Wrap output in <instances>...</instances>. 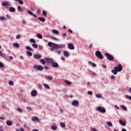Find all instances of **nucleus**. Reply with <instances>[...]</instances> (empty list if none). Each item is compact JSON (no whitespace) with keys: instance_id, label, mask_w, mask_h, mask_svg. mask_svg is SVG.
<instances>
[{"instance_id":"338daca9","label":"nucleus","mask_w":131,"mask_h":131,"mask_svg":"<svg viewBox=\"0 0 131 131\" xmlns=\"http://www.w3.org/2000/svg\"><path fill=\"white\" fill-rule=\"evenodd\" d=\"M122 131H127V130H126V129H125V128H123Z\"/></svg>"},{"instance_id":"c85d7f7f","label":"nucleus","mask_w":131,"mask_h":131,"mask_svg":"<svg viewBox=\"0 0 131 131\" xmlns=\"http://www.w3.org/2000/svg\"><path fill=\"white\" fill-rule=\"evenodd\" d=\"M117 70H112V73H113V74H115V75H116V74H117Z\"/></svg>"},{"instance_id":"b1692460","label":"nucleus","mask_w":131,"mask_h":131,"mask_svg":"<svg viewBox=\"0 0 131 131\" xmlns=\"http://www.w3.org/2000/svg\"><path fill=\"white\" fill-rule=\"evenodd\" d=\"M51 128L53 130H57V126L52 125L51 126Z\"/></svg>"},{"instance_id":"bb28decb","label":"nucleus","mask_w":131,"mask_h":131,"mask_svg":"<svg viewBox=\"0 0 131 131\" xmlns=\"http://www.w3.org/2000/svg\"><path fill=\"white\" fill-rule=\"evenodd\" d=\"M121 107L122 108V109H123V110H124V111H127V108L124 105H121Z\"/></svg>"},{"instance_id":"0e129e2a","label":"nucleus","mask_w":131,"mask_h":131,"mask_svg":"<svg viewBox=\"0 0 131 131\" xmlns=\"http://www.w3.org/2000/svg\"><path fill=\"white\" fill-rule=\"evenodd\" d=\"M92 130H94V131H97V129H96V128H92Z\"/></svg>"},{"instance_id":"4d7b16f0","label":"nucleus","mask_w":131,"mask_h":131,"mask_svg":"<svg viewBox=\"0 0 131 131\" xmlns=\"http://www.w3.org/2000/svg\"><path fill=\"white\" fill-rule=\"evenodd\" d=\"M112 79H114L115 78V77L114 75L111 76Z\"/></svg>"},{"instance_id":"dca6fc26","label":"nucleus","mask_w":131,"mask_h":131,"mask_svg":"<svg viewBox=\"0 0 131 131\" xmlns=\"http://www.w3.org/2000/svg\"><path fill=\"white\" fill-rule=\"evenodd\" d=\"M119 122L121 125L124 126L126 124V123L122 120H119Z\"/></svg>"},{"instance_id":"c9c22d12","label":"nucleus","mask_w":131,"mask_h":131,"mask_svg":"<svg viewBox=\"0 0 131 131\" xmlns=\"http://www.w3.org/2000/svg\"><path fill=\"white\" fill-rule=\"evenodd\" d=\"M32 46L33 48H34V49H37V48H38V46H37V44H36V43H33L32 45Z\"/></svg>"},{"instance_id":"412c9836","label":"nucleus","mask_w":131,"mask_h":131,"mask_svg":"<svg viewBox=\"0 0 131 131\" xmlns=\"http://www.w3.org/2000/svg\"><path fill=\"white\" fill-rule=\"evenodd\" d=\"M38 20H39L41 22H46V19L42 17H38Z\"/></svg>"},{"instance_id":"774afa93","label":"nucleus","mask_w":131,"mask_h":131,"mask_svg":"<svg viewBox=\"0 0 131 131\" xmlns=\"http://www.w3.org/2000/svg\"><path fill=\"white\" fill-rule=\"evenodd\" d=\"M128 91H129V93H131V88H129Z\"/></svg>"},{"instance_id":"603ef678","label":"nucleus","mask_w":131,"mask_h":131,"mask_svg":"<svg viewBox=\"0 0 131 131\" xmlns=\"http://www.w3.org/2000/svg\"><path fill=\"white\" fill-rule=\"evenodd\" d=\"M115 107L116 109H117V110H119V107H118V106H117V105H115Z\"/></svg>"},{"instance_id":"1a4fd4ad","label":"nucleus","mask_w":131,"mask_h":131,"mask_svg":"<svg viewBox=\"0 0 131 131\" xmlns=\"http://www.w3.org/2000/svg\"><path fill=\"white\" fill-rule=\"evenodd\" d=\"M79 104V102L77 100H74L72 102V105H73V106H75V107L78 106Z\"/></svg>"},{"instance_id":"6e6d98bb","label":"nucleus","mask_w":131,"mask_h":131,"mask_svg":"<svg viewBox=\"0 0 131 131\" xmlns=\"http://www.w3.org/2000/svg\"><path fill=\"white\" fill-rule=\"evenodd\" d=\"M9 59L10 60H13V59H14V58L13 57V56H11L9 57Z\"/></svg>"},{"instance_id":"864d4df0","label":"nucleus","mask_w":131,"mask_h":131,"mask_svg":"<svg viewBox=\"0 0 131 131\" xmlns=\"http://www.w3.org/2000/svg\"><path fill=\"white\" fill-rule=\"evenodd\" d=\"M39 13H40V10H39V9H38L37 14H39Z\"/></svg>"},{"instance_id":"473e14b6","label":"nucleus","mask_w":131,"mask_h":131,"mask_svg":"<svg viewBox=\"0 0 131 131\" xmlns=\"http://www.w3.org/2000/svg\"><path fill=\"white\" fill-rule=\"evenodd\" d=\"M42 15L43 16H45V17H47V15H48V14L47 13V11L44 10L42 11Z\"/></svg>"},{"instance_id":"4468645a","label":"nucleus","mask_w":131,"mask_h":131,"mask_svg":"<svg viewBox=\"0 0 131 131\" xmlns=\"http://www.w3.org/2000/svg\"><path fill=\"white\" fill-rule=\"evenodd\" d=\"M6 124H7L8 126H11L13 125V122L12 121L8 120L6 121Z\"/></svg>"},{"instance_id":"e433bc0d","label":"nucleus","mask_w":131,"mask_h":131,"mask_svg":"<svg viewBox=\"0 0 131 131\" xmlns=\"http://www.w3.org/2000/svg\"><path fill=\"white\" fill-rule=\"evenodd\" d=\"M106 124H107L108 126H113V124H112V123L111 122H107L106 123Z\"/></svg>"},{"instance_id":"37998d69","label":"nucleus","mask_w":131,"mask_h":131,"mask_svg":"<svg viewBox=\"0 0 131 131\" xmlns=\"http://www.w3.org/2000/svg\"><path fill=\"white\" fill-rule=\"evenodd\" d=\"M18 2H19V4H20V5H23V4H24V2H23L22 0H18Z\"/></svg>"},{"instance_id":"a19ab883","label":"nucleus","mask_w":131,"mask_h":131,"mask_svg":"<svg viewBox=\"0 0 131 131\" xmlns=\"http://www.w3.org/2000/svg\"><path fill=\"white\" fill-rule=\"evenodd\" d=\"M9 84L10 85H14V82H13V81H10L9 82Z\"/></svg>"},{"instance_id":"a878e982","label":"nucleus","mask_w":131,"mask_h":131,"mask_svg":"<svg viewBox=\"0 0 131 131\" xmlns=\"http://www.w3.org/2000/svg\"><path fill=\"white\" fill-rule=\"evenodd\" d=\"M43 86L46 88L47 90H50V86H49L47 84L43 83Z\"/></svg>"},{"instance_id":"052dcab7","label":"nucleus","mask_w":131,"mask_h":131,"mask_svg":"<svg viewBox=\"0 0 131 131\" xmlns=\"http://www.w3.org/2000/svg\"><path fill=\"white\" fill-rule=\"evenodd\" d=\"M22 23H23V24H26V22L25 21V20H23L22 21Z\"/></svg>"},{"instance_id":"c756f323","label":"nucleus","mask_w":131,"mask_h":131,"mask_svg":"<svg viewBox=\"0 0 131 131\" xmlns=\"http://www.w3.org/2000/svg\"><path fill=\"white\" fill-rule=\"evenodd\" d=\"M60 124L61 127H65V126H66V125L65 124V123L62 122H60Z\"/></svg>"},{"instance_id":"f257e3e1","label":"nucleus","mask_w":131,"mask_h":131,"mask_svg":"<svg viewBox=\"0 0 131 131\" xmlns=\"http://www.w3.org/2000/svg\"><path fill=\"white\" fill-rule=\"evenodd\" d=\"M48 46L50 47H52V48L50 49L51 52H53L54 50H57L58 49H62V48L65 47V46H64L63 44H57L52 42H49L48 43Z\"/></svg>"},{"instance_id":"ddd939ff","label":"nucleus","mask_w":131,"mask_h":131,"mask_svg":"<svg viewBox=\"0 0 131 131\" xmlns=\"http://www.w3.org/2000/svg\"><path fill=\"white\" fill-rule=\"evenodd\" d=\"M28 14H29V15H31V16H33L35 18H37V16H36V15L33 14V13L32 12H31V11H30V10H29L28 11Z\"/></svg>"},{"instance_id":"ea45409f","label":"nucleus","mask_w":131,"mask_h":131,"mask_svg":"<svg viewBox=\"0 0 131 131\" xmlns=\"http://www.w3.org/2000/svg\"><path fill=\"white\" fill-rule=\"evenodd\" d=\"M47 78H48L49 80H53V77L52 76H48Z\"/></svg>"},{"instance_id":"f8f14e48","label":"nucleus","mask_w":131,"mask_h":131,"mask_svg":"<svg viewBox=\"0 0 131 131\" xmlns=\"http://www.w3.org/2000/svg\"><path fill=\"white\" fill-rule=\"evenodd\" d=\"M68 46L70 50H74V46H73V45H72V43H69Z\"/></svg>"},{"instance_id":"0eeeda50","label":"nucleus","mask_w":131,"mask_h":131,"mask_svg":"<svg viewBox=\"0 0 131 131\" xmlns=\"http://www.w3.org/2000/svg\"><path fill=\"white\" fill-rule=\"evenodd\" d=\"M45 60L46 62H47L48 63H50V64H52L54 62V59H53V58H45Z\"/></svg>"},{"instance_id":"cd10ccee","label":"nucleus","mask_w":131,"mask_h":131,"mask_svg":"<svg viewBox=\"0 0 131 131\" xmlns=\"http://www.w3.org/2000/svg\"><path fill=\"white\" fill-rule=\"evenodd\" d=\"M64 82H66L68 84V85H71V84L72 83V82H71L68 80H65Z\"/></svg>"},{"instance_id":"393cba45","label":"nucleus","mask_w":131,"mask_h":131,"mask_svg":"<svg viewBox=\"0 0 131 131\" xmlns=\"http://www.w3.org/2000/svg\"><path fill=\"white\" fill-rule=\"evenodd\" d=\"M52 32L54 33V34H59V31H58L57 30H53Z\"/></svg>"},{"instance_id":"72a5a7b5","label":"nucleus","mask_w":131,"mask_h":131,"mask_svg":"<svg viewBox=\"0 0 131 131\" xmlns=\"http://www.w3.org/2000/svg\"><path fill=\"white\" fill-rule=\"evenodd\" d=\"M40 62H41V63H42V64H43V65H45L46 64V61L45 60V59H41L40 60Z\"/></svg>"},{"instance_id":"09e8293b","label":"nucleus","mask_w":131,"mask_h":131,"mask_svg":"<svg viewBox=\"0 0 131 131\" xmlns=\"http://www.w3.org/2000/svg\"><path fill=\"white\" fill-rule=\"evenodd\" d=\"M3 67H4V64H3V63L0 62V68H3Z\"/></svg>"},{"instance_id":"a211bd4d","label":"nucleus","mask_w":131,"mask_h":131,"mask_svg":"<svg viewBox=\"0 0 131 131\" xmlns=\"http://www.w3.org/2000/svg\"><path fill=\"white\" fill-rule=\"evenodd\" d=\"M13 47H14V48H20V45H19V43L16 42L13 43Z\"/></svg>"},{"instance_id":"39448f33","label":"nucleus","mask_w":131,"mask_h":131,"mask_svg":"<svg viewBox=\"0 0 131 131\" xmlns=\"http://www.w3.org/2000/svg\"><path fill=\"white\" fill-rule=\"evenodd\" d=\"M114 69L117 70L118 72H120V71H122V66L121 64H119L117 67H115Z\"/></svg>"},{"instance_id":"8fccbe9b","label":"nucleus","mask_w":131,"mask_h":131,"mask_svg":"<svg viewBox=\"0 0 131 131\" xmlns=\"http://www.w3.org/2000/svg\"><path fill=\"white\" fill-rule=\"evenodd\" d=\"M45 70H49V67L45 66Z\"/></svg>"},{"instance_id":"c03bdc74","label":"nucleus","mask_w":131,"mask_h":131,"mask_svg":"<svg viewBox=\"0 0 131 131\" xmlns=\"http://www.w3.org/2000/svg\"><path fill=\"white\" fill-rule=\"evenodd\" d=\"M17 111H18V112H22V109L20 108H16Z\"/></svg>"},{"instance_id":"13d9d810","label":"nucleus","mask_w":131,"mask_h":131,"mask_svg":"<svg viewBox=\"0 0 131 131\" xmlns=\"http://www.w3.org/2000/svg\"><path fill=\"white\" fill-rule=\"evenodd\" d=\"M62 35H63V36H67V34H66V33H63L62 34Z\"/></svg>"},{"instance_id":"a18cd8bd","label":"nucleus","mask_w":131,"mask_h":131,"mask_svg":"<svg viewBox=\"0 0 131 131\" xmlns=\"http://www.w3.org/2000/svg\"><path fill=\"white\" fill-rule=\"evenodd\" d=\"M88 95H90V96H92V95H93V92H92V91H88Z\"/></svg>"},{"instance_id":"bf43d9fd","label":"nucleus","mask_w":131,"mask_h":131,"mask_svg":"<svg viewBox=\"0 0 131 131\" xmlns=\"http://www.w3.org/2000/svg\"><path fill=\"white\" fill-rule=\"evenodd\" d=\"M69 32H70V33H73V31H72L71 30H69Z\"/></svg>"},{"instance_id":"2f4dec72","label":"nucleus","mask_w":131,"mask_h":131,"mask_svg":"<svg viewBox=\"0 0 131 131\" xmlns=\"http://www.w3.org/2000/svg\"><path fill=\"white\" fill-rule=\"evenodd\" d=\"M96 98H99V99H101V98H102V95L100 94H97L96 95Z\"/></svg>"},{"instance_id":"2eb2a0df","label":"nucleus","mask_w":131,"mask_h":131,"mask_svg":"<svg viewBox=\"0 0 131 131\" xmlns=\"http://www.w3.org/2000/svg\"><path fill=\"white\" fill-rule=\"evenodd\" d=\"M17 10L18 11H19V12H23L24 11V10H25V8H21V7L20 6H18L17 7Z\"/></svg>"},{"instance_id":"9d476101","label":"nucleus","mask_w":131,"mask_h":131,"mask_svg":"<svg viewBox=\"0 0 131 131\" xmlns=\"http://www.w3.org/2000/svg\"><path fill=\"white\" fill-rule=\"evenodd\" d=\"M51 64L52 67H53V68H58V67H59V64L56 62L53 61Z\"/></svg>"},{"instance_id":"6ab92c4d","label":"nucleus","mask_w":131,"mask_h":131,"mask_svg":"<svg viewBox=\"0 0 131 131\" xmlns=\"http://www.w3.org/2000/svg\"><path fill=\"white\" fill-rule=\"evenodd\" d=\"M36 36L37 37H38V38H39L40 39H41V38H42V35H41V34L37 33L36 34Z\"/></svg>"},{"instance_id":"5fc2aeb1","label":"nucleus","mask_w":131,"mask_h":131,"mask_svg":"<svg viewBox=\"0 0 131 131\" xmlns=\"http://www.w3.org/2000/svg\"><path fill=\"white\" fill-rule=\"evenodd\" d=\"M57 54H58L59 55H60V54H61V51L58 50V51H57Z\"/></svg>"},{"instance_id":"49530a36","label":"nucleus","mask_w":131,"mask_h":131,"mask_svg":"<svg viewBox=\"0 0 131 131\" xmlns=\"http://www.w3.org/2000/svg\"><path fill=\"white\" fill-rule=\"evenodd\" d=\"M26 109L30 110V111H32V108L31 107H26Z\"/></svg>"},{"instance_id":"5701e85b","label":"nucleus","mask_w":131,"mask_h":131,"mask_svg":"<svg viewBox=\"0 0 131 131\" xmlns=\"http://www.w3.org/2000/svg\"><path fill=\"white\" fill-rule=\"evenodd\" d=\"M63 55L65 57H69V53L67 51H64Z\"/></svg>"},{"instance_id":"f704fd0d","label":"nucleus","mask_w":131,"mask_h":131,"mask_svg":"<svg viewBox=\"0 0 131 131\" xmlns=\"http://www.w3.org/2000/svg\"><path fill=\"white\" fill-rule=\"evenodd\" d=\"M0 56H1L2 57H6V55H5V53H3V52H2V51L0 50Z\"/></svg>"},{"instance_id":"7ed1b4c3","label":"nucleus","mask_w":131,"mask_h":131,"mask_svg":"<svg viewBox=\"0 0 131 131\" xmlns=\"http://www.w3.org/2000/svg\"><path fill=\"white\" fill-rule=\"evenodd\" d=\"M33 69H36V70H38V71H41L43 70V67L41 66L34 65L33 66Z\"/></svg>"},{"instance_id":"423d86ee","label":"nucleus","mask_w":131,"mask_h":131,"mask_svg":"<svg viewBox=\"0 0 131 131\" xmlns=\"http://www.w3.org/2000/svg\"><path fill=\"white\" fill-rule=\"evenodd\" d=\"M97 110H98V111H100L101 113H105L106 112V109L104 107H102L101 106L97 107Z\"/></svg>"},{"instance_id":"6e6552de","label":"nucleus","mask_w":131,"mask_h":131,"mask_svg":"<svg viewBox=\"0 0 131 131\" xmlns=\"http://www.w3.org/2000/svg\"><path fill=\"white\" fill-rule=\"evenodd\" d=\"M2 6L3 7H11V4H10V2H3Z\"/></svg>"},{"instance_id":"4c0bfd02","label":"nucleus","mask_w":131,"mask_h":131,"mask_svg":"<svg viewBox=\"0 0 131 131\" xmlns=\"http://www.w3.org/2000/svg\"><path fill=\"white\" fill-rule=\"evenodd\" d=\"M26 49L28 50V51H32V48L29 46H27L26 47Z\"/></svg>"},{"instance_id":"680f3d73","label":"nucleus","mask_w":131,"mask_h":131,"mask_svg":"<svg viewBox=\"0 0 131 131\" xmlns=\"http://www.w3.org/2000/svg\"><path fill=\"white\" fill-rule=\"evenodd\" d=\"M6 17H7V18H8V19H10V15H9V14H7L6 15Z\"/></svg>"},{"instance_id":"3c124183","label":"nucleus","mask_w":131,"mask_h":131,"mask_svg":"<svg viewBox=\"0 0 131 131\" xmlns=\"http://www.w3.org/2000/svg\"><path fill=\"white\" fill-rule=\"evenodd\" d=\"M20 34H18V35H16V39H19V38H20Z\"/></svg>"},{"instance_id":"9b49d317","label":"nucleus","mask_w":131,"mask_h":131,"mask_svg":"<svg viewBox=\"0 0 131 131\" xmlns=\"http://www.w3.org/2000/svg\"><path fill=\"white\" fill-rule=\"evenodd\" d=\"M31 95L33 97H35V96H37V91H36V90L32 91Z\"/></svg>"},{"instance_id":"aec40b11","label":"nucleus","mask_w":131,"mask_h":131,"mask_svg":"<svg viewBox=\"0 0 131 131\" xmlns=\"http://www.w3.org/2000/svg\"><path fill=\"white\" fill-rule=\"evenodd\" d=\"M9 11L10 12H16V9H15L14 7H10Z\"/></svg>"},{"instance_id":"e2e57ef3","label":"nucleus","mask_w":131,"mask_h":131,"mask_svg":"<svg viewBox=\"0 0 131 131\" xmlns=\"http://www.w3.org/2000/svg\"><path fill=\"white\" fill-rule=\"evenodd\" d=\"M0 118H1V119H2V120H5V118H4L3 117H1Z\"/></svg>"},{"instance_id":"f03ea898","label":"nucleus","mask_w":131,"mask_h":131,"mask_svg":"<svg viewBox=\"0 0 131 131\" xmlns=\"http://www.w3.org/2000/svg\"><path fill=\"white\" fill-rule=\"evenodd\" d=\"M95 56H96V57L100 60H102V59H104V56H103V55H102V53H101L99 51H96Z\"/></svg>"},{"instance_id":"de8ad7c7","label":"nucleus","mask_w":131,"mask_h":131,"mask_svg":"<svg viewBox=\"0 0 131 131\" xmlns=\"http://www.w3.org/2000/svg\"><path fill=\"white\" fill-rule=\"evenodd\" d=\"M92 65L93 67H97V64H96V63H95L94 62H93L92 63Z\"/></svg>"},{"instance_id":"79ce46f5","label":"nucleus","mask_w":131,"mask_h":131,"mask_svg":"<svg viewBox=\"0 0 131 131\" xmlns=\"http://www.w3.org/2000/svg\"><path fill=\"white\" fill-rule=\"evenodd\" d=\"M0 20H3L4 21L6 20V17L4 16H0Z\"/></svg>"},{"instance_id":"7c9ffc66","label":"nucleus","mask_w":131,"mask_h":131,"mask_svg":"<svg viewBox=\"0 0 131 131\" xmlns=\"http://www.w3.org/2000/svg\"><path fill=\"white\" fill-rule=\"evenodd\" d=\"M30 42H33V43H35L36 42V41L35 40V39L33 38L30 39Z\"/></svg>"},{"instance_id":"69168bd1","label":"nucleus","mask_w":131,"mask_h":131,"mask_svg":"<svg viewBox=\"0 0 131 131\" xmlns=\"http://www.w3.org/2000/svg\"><path fill=\"white\" fill-rule=\"evenodd\" d=\"M60 112H61V113H63V111L62 109H60Z\"/></svg>"},{"instance_id":"58836bf2","label":"nucleus","mask_w":131,"mask_h":131,"mask_svg":"<svg viewBox=\"0 0 131 131\" xmlns=\"http://www.w3.org/2000/svg\"><path fill=\"white\" fill-rule=\"evenodd\" d=\"M27 54L28 55V56H32V53H31L30 51H28Z\"/></svg>"},{"instance_id":"20e7f679","label":"nucleus","mask_w":131,"mask_h":131,"mask_svg":"<svg viewBox=\"0 0 131 131\" xmlns=\"http://www.w3.org/2000/svg\"><path fill=\"white\" fill-rule=\"evenodd\" d=\"M105 56H106V58L108 61H113L114 60V57L108 53H105Z\"/></svg>"},{"instance_id":"4be33fe9","label":"nucleus","mask_w":131,"mask_h":131,"mask_svg":"<svg viewBox=\"0 0 131 131\" xmlns=\"http://www.w3.org/2000/svg\"><path fill=\"white\" fill-rule=\"evenodd\" d=\"M32 119L33 121H39V119H38L37 117H32Z\"/></svg>"},{"instance_id":"f3484780","label":"nucleus","mask_w":131,"mask_h":131,"mask_svg":"<svg viewBox=\"0 0 131 131\" xmlns=\"http://www.w3.org/2000/svg\"><path fill=\"white\" fill-rule=\"evenodd\" d=\"M34 57L35 59H40V58H41V56L39 54H36L34 55Z\"/></svg>"}]
</instances>
